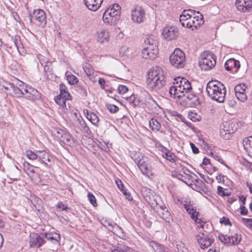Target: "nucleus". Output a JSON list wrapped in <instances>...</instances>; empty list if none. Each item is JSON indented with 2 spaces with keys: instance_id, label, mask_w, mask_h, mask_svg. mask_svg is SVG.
I'll return each instance as SVG.
<instances>
[{
  "instance_id": "nucleus-1",
  "label": "nucleus",
  "mask_w": 252,
  "mask_h": 252,
  "mask_svg": "<svg viewBox=\"0 0 252 252\" xmlns=\"http://www.w3.org/2000/svg\"><path fill=\"white\" fill-rule=\"evenodd\" d=\"M146 83L148 87L152 90L165 89L167 86V81L162 69L159 67L151 69L148 73Z\"/></svg>"
},
{
  "instance_id": "nucleus-2",
  "label": "nucleus",
  "mask_w": 252,
  "mask_h": 252,
  "mask_svg": "<svg viewBox=\"0 0 252 252\" xmlns=\"http://www.w3.org/2000/svg\"><path fill=\"white\" fill-rule=\"evenodd\" d=\"M24 154L29 159L36 161L37 165L40 163L50 168L54 164V156L45 150H27Z\"/></svg>"
},
{
  "instance_id": "nucleus-3",
  "label": "nucleus",
  "mask_w": 252,
  "mask_h": 252,
  "mask_svg": "<svg viewBox=\"0 0 252 252\" xmlns=\"http://www.w3.org/2000/svg\"><path fill=\"white\" fill-rule=\"evenodd\" d=\"M173 84L174 85L170 87L169 90L171 97L180 98L192 90L191 83L185 78L178 77L175 78Z\"/></svg>"
},
{
  "instance_id": "nucleus-4",
  "label": "nucleus",
  "mask_w": 252,
  "mask_h": 252,
  "mask_svg": "<svg viewBox=\"0 0 252 252\" xmlns=\"http://www.w3.org/2000/svg\"><path fill=\"white\" fill-rule=\"evenodd\" d=\"M206 90L212 100L220 103L224 102L226 91L222 83L218 81H209L207 84Z\"/></svg>"
},
{
  "instance_id": "nucleus-5",
  "label": "nucleus",
  "mask_w": 252,
  "mask_h": 252,
  "mask_svg": "<svg viewBox=\"0 0 252 252\" xmlns=\"http://www.w3.org/2000/svg\"><path fill=\"white\" fill-rule=\"evenodd\" d=\"M120 9L121 7L117 3H114L109 6L103 13V22L108 25H115L120 19Z\"/></svg>"
},
{
  "instance_id": "nucleus-6",
  "label": "nucleus",
  "mask_w": 252,
  "mask_h": 252,
  "mask_svg": "<svg viewBox=\"0 0 252 252\" xmlns=\"http://www.w3.org/2000/svg\"><path fill=\"white\" fill-rule=\"evenodd\" d=\"M134 160L143 175L148 177L152 175L151 160L147 157L140 154Z\"/></svg>"
},
{
  "instance_id": "nucleus-7",
  "label": "nucleus",
  "mask_w": 252,
  "mask_h": 252,
  "mask_svg": "<svg viewBox=\"0 0 252 252\" xmlns=\"http://www.w3.org/2000/svg\"><path fill=\"white\" fill-rule=\"evenodd\" d=\"M238 125L235 120L224 121L220 126V135L224 139H229L230 135L238 129Z\"/></svg>"
},
{
  "instance_id": "nucleus-8",
  "label": "nucleus",
  "mask_w": 252,
  "mask_h": 252,
  "mask_svg": "<svg viewBox=\"0 0 252 252\" xmlns=\"http://www.w3.org/2000/svg\"><path fill=\"white\" fill-rule=\"evenodd\" d=\"M169 60L173 66L178 69L182 68L185 64V54L181 50L176 49L170 55Z\"/></svg>"
},
{
  "instance_id": "nucleus-9",
  "label": "nucleus",
  "mask_w": 252,
  "mask_h": 252,
  "mask_svg": "<svg viewBox=\"0 0 252 252\" xmlns=\"http://www.w3.org/2000/svg\"><path fill=\"white\" fill-rule=\"evenodd\" d=\"M216 63L215 58L212 54L204 52L200 56L199 64L202 69L209 70L215 67Z\"/></svg>"
},
{
  "instance_id": "nucleus-10",
  "label": "nucleus",
  "mask_w": 252,
  "mask_h": 252,
  "mask_svg": "<svg viewBox=\"0 0 252 252\" xmlns=\"http://www.w3.org/2000/svg\"><path fill=\"white\" fill-rule=\"evenodd\" d=\"M30 22H34L39 27H45L47 24V18L45 12L40 9L34 10L32 14L29 15Z\"/></svg>"
},
{
  "instance_id": "nucleus-11",
  "label": "nucleus",
  "mask_w": 252,
  "mask_h": 252,
  "mask_svg": "<svg viewBox=\"0 0 252 252\" xmlns=\"http://www.w3.org/2000/svg\"><path fill=\"white\" fill-rule=\"evenodd\" d=\"M196 239L202 249L210 247L214 241V239L212 237L211 234L206 231L203 232H200L196 236Z\"/></svg>"
},
{
  "instance_id": "nucleus-12",
  "label": "nucleus",
  "mask_w": 252,
  "mask_h": 252,
  "mask_svg": "<svg viewBox=\"0 0 252 252\" xmlns=\"http://www.w3.org/2000/svg\"><path fill=\"white\" fill-rule=\"evenodd\" d=\"M24 89V97L26 99L35 100H39L41 96V94L37 90L28 85L23 87Z\"/></svg>"
},
{
  "instance_id": "nucleus-13",
  "label": "nucleus",
  "mask_w": 252,
  "mask_h": 252,
  "mask_svg": "<svg viewBox=\"0 0 252 252\" xmlns=\"http://www.w3.org/2000/svg\"><path fill=\"white\" fill-rule=\"evenodd\" d=\"M218 238L222 243L230 246L237 245L241 240L240 236L236 233L225 235L220 234Z\"/></svg>"
},
{
  "instance_id": "nucleus-14",
  "label": "nucleus",
  "mask_w": 252,
  "mask_h": 252,
  "mask_svg": "<svg viewBox=\"0 0 252 252\" xmlns=\"http://www.w3.org/2000/svg\"><path fill=\"white\" fill-rule=\"evenodd\" d=\"M55 135L61 142L64 144L71 146L74 143V139L72 136L63 129H60L57 130Z\"/></svg>"
},
{
  "instance_id": "nucleus-15",
  "label": "nucleus",
  "mask_w": 252,
  "mask_h": 252,
  "mask_svg": "<svg viewBox=\"0 0 252 252\" xmlns=\"http://www.w3.org/2000/svg\"><path fill=\"white\" fill-rule=\"evenodd\" d=\"M183 207L187 212L190 215L191 218L195 221L196 223H199V227L204 228V223L203 221L201 222V220L198 219L197 216L198 212L196 211V209H194L192 204L185 203L183 204Z\"/></svg>"
},
{
  "instance_id": "nucleus-16",
  "label": "nucleus",
  "mask_w": 252,
  "mask_h": 252,
  "mask_svg": "<svg viewBox=\"0 0 252 252\" xmlns=\"http://www.w3.org/2000/svg\"><path fill=\"white\" fill-rule=\"evenodd\" d=\"M162 34L165 39L170 41L175 39L179 35V30L175 27L167 26L163 29Z\"/></svg>"
},
{
  "instance_id": "nucleus-17",
  "label": "nucleus",
  "mask_w": 252,
  "mask_h": 252,
  "mask_svg": "<svg viewBox=\"0 0 252 252\" xmlns=\"http://www.w3.org/2000/svg\"><path fill=\"white\" fill-rule=\"evenodd\" d=\"M145 16V10L141 6H136L135 9L131 11V19L134 22L138 24L142 23Z\"/></svg>"
},
{
  "instance_id": "nucleus-18",
  "label": "nucleus",
  "mask_w": 252,
  "mask_h": 252,
  "mask_svg": "<svg viewBox=\"0 0 252 252\" xmlns=\"http://www.w3.org/2000/svg\"><path fill=\"white\" fill-rule=\"evenodd\" d=\"M45 244V240L42 234L32 233L30 235V245L31 247L39 248Z\"/></svg>"
},
{
  "instance_id": "nucleus-19",
  "label": "nucleus",
  "mask_w": 252,
  "mask_h": 252,
  "mask_svg": "<svg viewBox=\"0 0 252 252\" xmlns=\"http://www.w3.org/2000/svg\"><path fill=\"white\" fill-rule=\"evenodd\" d=\"M204 23L203 15L199 11L197 12V15L192 18L189 19V21L187 24V27L192 28L193 30L195 28L197 29L198 27L202 25Z\"/></svg>"
},
{
  "instance_id": "nucleus-20",
  "label": "nucleus",
  "mask_w": 252,
  "mask_h": 252,
  "mask_svg": "<svg viewBox=\"0 0 252 252\" xmlns=\"http://www.w3.org/2000/svg\"><path fill=\"white\" fill-rule=\"evenodd\" d=\"M235 5L240 11L251 12L252 10V0H236Z\"/></svg>"
},
{
  "instance_id": "nucleus-21",
  "label": "nucleus",
  "mask_w": 252,
  "mask_h": 252,
  "mask_svg": "<svg viewBox=\"0 0 252 252\" xmlns=\"http://www.w3.org/2000/svg\"><path fill=\"white\" fill-rule=\"evenodd\" d=\"M247 87L244 84L237 85L234 88L235 95L242 102L247 100V95L246 94Z\"/></svg>"
},
{
  "instance_id": "nucleus-22",
  "label": "nucleus",
  "mask_w": 252,
  "mask_h": 252,
  "mask_svg": "<svg viewBox=\"0 0 252 252\" xmlns=\"http://www.w3.org/2000/svg\"><path fill=\"white\" fill-rule=\"evenodd\" d=\"M224 68L227 71H230L233 73H236L240 67V62L231 58L226 61L224 63Z\"/></svg>"
},
{
  "instance_id": "nucleus-23",
  "label": "nucleus",
  "mask_w": 252,
  "mask_h": 252,
  "mask_svg": "<svg viewBox=\"0 0 252 252\" xmlns=\"http://www.w3.org/2000/svg\"><path fill=\"white\" fill-rule=\"evenodd\" d=\"M45 240V244L49 242L57 245L61 239L60 235L57 233H42Z\"/></svg>"
},
{
  "instance_id": "nucleus-24",
  "label": "nucleus",
  "mask_w": 252,
  "mask_h": 252,
  "mask_svg": "<svg viewBox=\"0 0 252 252\" xmlns=\"http://www.w3.org/2000/svg\"><path fill=\"white\" fill-rule=\"evenodd\" d=\"M103 0H84V4L88 9L96 11L101 6Z\"/></svg>"
},
{
  "instance_id": "nucleus-25",
  "label": "nucleus",
  "mask_w": 252,
  "mask_h": 252,
  "mask_svg": "<svg viewBox=\"0 0 252 252\" xmlns=\"http://www.w3.org/2000/svg\"><path fill=\"white\" fill-rule=\"evenodd\" d=\"M158 52L155 49L144 47L142 50V57L145 59L154 60L157 58Z\"/></svg>"
},
{
  "instance_id": "nucleus-26",
  "label": "nucleus",
  "mask_w": 252,
  "mask_h": 252,
  "mask_svg": "<svg viewBox=\"0 0 252 252\" xmlns=\"http://www.w3.org/2000/svg\"><path fill=\"white\" fill-rule=\"evenodd\" d=\"M158 41L156 37L152 35L149 36L145 40V47L155 49V50H157L158 52Z\"/></svg>"
},
{
  "instance_id": "nucleus-27",
  "label": "nucleus",
  "mask_w": 252,
  "mask_h": 252,
  "mask_svg": "<svg viewBox=\"0 0 252 252\" xmlns=\"http://www.w3.org/2000/svg\"><path fill=\"white\" fill-rule=\"evenodd\" d=\"M89 88L84 83H80L75 86V90L79 93L81 97L85 99L88 95V90Z\"/></svg>"
},
{
  "instance_id": "nucleus-28",
  "label": "nucleus",
  "mask_w": 252,
  "mask_h": 252,
  "mask_svg": "<svg viewBox=\"0 0 252 252\" xmlns=\"http://www.w3.org/2000/svg\"><path fill=\"white\" fill-rule=\"evenodd\" d=\"M158 213L160 218L167 222H169L171 220V215L170 212L165 206H160V209L158 210Z\"/></svg>"
},
{
  "instance_id": "nucleus-29",
  "label": "nucleus",
  "mask_w": 252,
  "mask_h": 252,
  "mask_svg": "<svg viewBox=\"0 0 252 252\" xmlns=\"http://www.w3.org/2000/svg\"><path fill=\"white\" fill-rule=\"evenodd\" d=\"M37 168V165H32L29 162L25 161L23 163V168L24 171L29 176H33L35 173L34 168Z\"/></svg>"
},
{
  "instance_id": "nucleus-30",
  "label": "nucleus",
  "mask_w": 252,
  "mask_h": 252,
  "mask_svg": "<svg viewBox=\"0 0 252 252\" xmlns=\"http://www.w3.org/2000/svg\"><path fill=\"white\" fill-rule=\"evenodd\" d=\"M116 184L118 188L122 192L124 195L126 196V197L127 200L131 201L133 199L130 193L127 191V189L126 188L120 180L117 179L116 180Z\"/></svg>"
},
{
  "instance_id": "nucleus-31",
  "label": "nucleus",
  "mask_w": 252,
  "mask_h": 252,
  "mask_svg": "<svg viewBox=\"0 0 252 252\" xmlns=\"http://www.w3.org/2000/svg\"><path fill=\"white\" fill-rule=\"evenodd\" d=\"M149 245L151 247L155 252H169L166 251V248L160 244L155 241H151L149 243Z\"/></svg>"
},
{
  "instance_id": "nucleus-32",
  "label": "nucleus",
  "mask_w": 252,
  "mask_h": 252,
  "mask_svg": "<svg viewBox=\"0 0 252 252\" xmlns=\"http://www.w3.org/2000/svg\"><path fill=\"white\" fill-rule=\"evenodd\" d=\"M109 32L106 30H102L97 32V40L100 43L108 42L109 40Z\"/></svg>"
},
{
  "instance_id": "nucleus-33",
  "label": "nucleus",
  "mask_w": 252,
  "mask_h": 252,
  "mask_svg": "<svg viewBox=\"0 0 252 252\" xmlns=\"http://www.w3.org/2000/svg\"><path fill=\"white\" fill-rule=\"evenodd\" d=\"M60 93L59 95L60 96L64 97L65 99H67V100H71L72 99L71 95L68 92L67 87L64 84L61 83L60 85Z\"/></svg>"
},
{
  "instance_id": "nucleus-34",
  "label": "nucleus",
  "mask_w": 252,
  "mask_h": 252,
  "mask_svg": "<svg viewBox=\"0 0 252 252\" xmlns=\"http://www.w3.org/2000/svg\"><path fill=\"white\" fill-rule=\"evenodd\" d=\"M252 138V136H250L248 137L245 138L243 141V144L244 148V149L247 153L248 156H249L250 158L252 157L251 156V140L250 139Z\"/></svg>"
},
{
  "instance_id": "nucleus-35",
  "label": "nucleus",
  "mask_w": 252,
  "mask_h": 252,
  "mask_svg": "<svg viewBox=\"0 0 252 252\" xmlns=\"http://www.w3.org/2000/svg\"><path fill=\"white\" fill-rule=\"evenodd\" d=\"M110 231L120 238L125 237V235L123 230L117 224L114 223Z\"/></svg>"
},
{
  "instance_id": "nucleus-36",
  "label": "nucleus",
  "mask_w": 252,
  "mask_h": 252,
  "mask_svg": "<svg viewBox=\"0 0 252 252\" xmlns=\"http://www.w3.org/2000/svg\"><path fill=\"white\" fill-rule=\"evenodd\" d=\"M150 128L154 131L157 132L161 128V125L156 119L152 118L149 121Z\"/></svg>"
},
{
  "instance_id": "nucleus-37",
  "label": "nucleus",
  "mask_w": 252,
  "mask_h": 252,
  "mask_svg": "<svg viewBox=\"0 0 252 252\" xmlns=\"http://www.w3.org/2000/svg\"><path fill=\"white\" fill-rule=\"evenodd\" d=\"M188 99L191 101L192 103L194 105L199 104L198 97L194 94L190 93V92L186 93L185 96Z\"/></svg>"
},
{
  "instance_id": "nucleus-38",
  "label": "nucleus",
  "mask_w": 252,
  "mask_h": 252,
  "mask_svg": "<svg viewBox=\"0 0 252 252\" xmlns=\"http://www.w3.org/2000/svg\"><path fill=\"white\" fill-rule=\"evenodd\" d=\"M12 39L14 43V44L17 48L19 52H20V49L23 48V45L21 41V38L19 36L16 35H15L13 37H12Z\"/></svg>"
},
{
  "instance_id": "nucleus-39",
  "label": "nucleus",
  "mask_w": 252,
  "mask_h": 252,
  "mask_svg": "<svg viewBox=\"0 0 252 252\" xmlns=\"http://www.w3.org/2000/svg\"><path fill=\"white\" fill-rule=\"evenodd\" d=\"M88 118H87L94 125L98 126V124L99 121V118L97 114L93 112L89 115Z\"/></svg>"
},
{
  "instance_id": "nucleus-40",
  "label": "nucleus",
  "mask_w": 252,
  "mask_h": 252,
  "mask_svg": "<svg viewBox=\"0 0 252 252\" xmlns=\"http://www.w3.org/2000/svg\"><path fill=\"white\" fill-rule=\"evenodd\" d=\"M13 92L14 95L17 97H24V89L23 87L19 88L17 87L12 86V87Z\"/></svg>"
},
{
  "instance_id": "nucleus-41",
  "label": "nucleus",
  "mask_w": 252,
  "mask_h": 252,
  "mask_svg": "<svg viewBox=\"0 0 252 252\" xmlns=\"http://www.w3.org/2000/svg\"><path fill=\"white\" fill-rule=\"evenodd\" d=\"M127 100L130 104H133L134 107L139 106L140 105L139 99H137L135 95H131L127 98Z\"/></svg>"
},
{
  "instance_id": "nucleus-42",
  "label": "nucleus",
  "mask_w": 252,
  "mask_h": 252,
  "mask_svg": "<svg viewBox=\"0 0 252 252\" xmlns=\"http://www.w3.org/2000/svg\"><path fill=\"white\" fill-rule=\"evenodd\" d=\"M51 64V63H49L48 64H45L44 66V75L47 79H49V75L52 74V68Z\"/></svg>"
},
{
  "instance_id": "nucleus-43",
  "label": "nucleus",
  "mask_w": 252,
  "mask_h": 252,
  "mask_svg": "<svg viewBox=\"0 0 252 252\" xmlns=\"http://www.w3.org/2000/svg\"><path fill=\"white\" fill-rule=\"evenodd\" d=\"M66 100L67 99H65L64 97L60 96L59 94L55 98V101L56 102L62 107L66 106Z\"/></svg>"
},
{
  "instance_id": "nucleus-44",
  "label": "nucleus",
  "mask_w": 252,
  "mask_h": 252,
  "mask_svg": "<svg viewBox=\"0 0 252 252\" xmlns=\"http://www.w3.org/2000/svg\"><path fill=\"white\" fill-rule=\"evenodd\" d=\"M66 78L68 83L70 85H74L78 82L79 81L78 78L72 74L67 75Z\"/></svg>"
},
{
  "instance_id": "nucleus-45",
  "label": "nucleus",
  "mask_w": 252,
  "mask_h": 252,
  "mask_svg": "<svg viewBox=\"0 0 252 252\" xmlns=\"http://www.w3.org/2000/svg\"><path fill=\"white\" fill-rule=\"evenodd\" d=\"M113 222L109 220H102L101 224L107 228L109 231H110L113 225Z\"/></svg>"
},
{
  "instance_id": "nucleus-46",
  "label": "nucleus",
  "mask_w": 252,
  "mask_h": 252,
  "mask_svg": "<svg viewBox=\"0 0 252 252\" xmlns=\"http://www.w3.org/2000/svg\"><path fill=\"white\" fill-rule=\"evenodd\" d=\"M88 199L91 203V204L94 207H96L97 205L96 200L95 196L93 195V193L89 192L88 193Z\"/></svg>"
},
{
  "instance_id": "nucleus-47",
  "label": "nucleus",
  "mask_w": 252,
  "mask_h": 252,
  "mask_svg": "<svg viewBox=\"0 0 252 252\" xmlns=\"http://www.w3.org/2000/svg\"><path fill=\"white\" fill-rule=\"evenodd\" d=\"M163 157L170 161H175V158H176L175 156L169 151L165 152L163 155Z\"/></svg>"
},
{
  "instance_id": "nucleus-48",
  "label": "nucleus",
  "mask_w": 252,
  "mask_h": 252,
  "mask_svg": "<svg viewBox=\"0 0 252 252\" xmlns=\"http://www.w3.org/2000/svg\"><path fill=\"white\" fill-rule=\"evenodd\" d=\"M84 70L88 77L92 76L93 74V69L90 64H88L83 67Z\"/></svg>"
},
{
  "instance_id": "nucleus-49",
  "label": "nucleus",
  "mask_w": 252,
  "mask_h": 252,
  "mask_svg": "<svg viewBox=\"0 0 252 252\" xmlns=\"http://www.w3.org/2000/svg\"><path fill=\"white\" fill-rule=\"evenodd\" d=\"M106 107L107 109L111 113H115L119 110V107L117 106L114 104H107Z\"/></svg>"
},
{
  "instance_id": "nucleus-50",
  "label": "nucleus",
  "mask_w": 252,
  "mask_h": 252,
  "mask_svg": "<svg viewBox=\"0 0 252 252\" xmlns=\"http://www.w3.org/2000/svg\"><path fill=\"white\" fill-rule=\"evenodd\" d=\"M146 102L152 105L153 106H158L157 101L155 100V99L150 94H149L146 97Z\"/></svg>"
},
{
  "instance_id": "nucleus-51",
  "label": "nucleus",
  "mask_w": 252,
  "mask_h": 252,
  "mask_svg": "<svg viewBox=\"0 0 252 252\" xmlns=\"http://www.w3.org/2000/svg\"><path fill=\"white\" fill-rule=\"evenodd\" d=\"M130 251L131 249L128 247H118L116 249L112 250L110 252H129Z\"/></svg>"
},
{
  "instance_id": "nucleus-52",
  "label": "nucleus",
  "mask_w": 252,
  "mask_h": 252,
  "mask_svg": "<svg viewBox=\"0 0 252 252\" xmlns=\"http://www.w3.org/2000/svg\"><path fill=\"white\" fill-rule=\"evenodd\" d=\"M242 222L248 227L252 229V219L242 218Z\"/></svg>"
},
{
  "instance_id": "nucleus-53",
  "label": "nucleus",
  "mask_w": 252,
  "mask_h": 252,
  "mask_svg": "<svg viewBox=\"0 0 252 252\" xmlns=\"http://www.w3.org/2000/svg\"><path fill=\"white\" fill-rule=\"evenodd\" d=\"M189 21V19H187L183 13L180 16V22L183 27H187V23Z\"/></svg>"
},
{
  "instance_id": "nucleus-54",
  "label": "nucleus",
  "mask_w": 252,
  "mask_h": 252,
  "mask_svg": "<svg viewBox=\"0 0 252 252\" xmlns=\"http://www.w3.org/2000/svg\"><path fill=\"white\" fill-rule=\"evenodd\" d=\"M57 208L60 211H66L68 207L67 205L64 204L63 202H59L57 205Z\"/></svg>"
},
{
  "instance_id": "nucleus-55",
  "label": "nucleus",
  "mask_w": 252,
  "mask_h": 252,
  "mask_svg": "<svg viewBox=\"0 0 252 252\" xmlns=\"http://www.w3.org/2000/svg\"><path fill=\"white\" fill-rule=\"evenodd\" d=\"M211 156L216 160L218 161L221 164L224 165L227 167H228L226 164L223 161V160L219 157L218 155L214 154L213 153H211Z\"/></svg>"
},
{
  "instance_id": "nucleus-56",
  "label": "nucleus",
  "mask_w": 252,
  "mask_h": 252,
  "mask_svg": "<svg viewBox=\"0 0 252 252\" xmlns=\"http://www.w3.org/2000/svg\"><path fill=\"white\" fill-rule=\"evenodd\" d=\"M220 223H223L225 225H231V223L228 218L222 217L220 219Z\"/></svg>"
},
{
  "instance_id": "nucleus-57",
  "label": "nucleus",
  "mask_w": 252,
  "mask_h": 252,
  "mask_svg": "<svg viewBox=\"0 0 252 252\" xmlns=\"http://www.w3.org/2000/svg\"><path fill=\"white\" fill-rule=\"evenodd\" d=\"M194 10H184L182 13L185 15V16L188 19H190L192 18V15L191 14H189V12H190L191 13H195Z\"/></svg>"
},
{
  "instance_id": "nucleus-58",
  "label": "nucleus",
  "mask_w": 252,
  "mask_h": 252,
  "mask_svg": "<svg viewBox=\"0 0 252 252\" xmlns=\"http://www.w3.org/2000/svg\"><path fill=\"white\" fill-rule=\"evenodd\" d=\"M128 91V88L124 85H119L118 87V91L120 94H125Z\"/></svg>"
},
{
  "instance_id": "nucleus-59",
  "label": "nucleus",
  "mask_w": 252,
  "mask_h": 252,
  "mask_svg": "<svg viewBox=\"0 0 252 252\" xmlns=\"http://www.w3.org/2000/svg\"><path fill=\"white\" fill-rule=\"evenodd\" d=\"M98 84L100 85L101 88L102 89L104 90L106 87H107V85H105V80L102 78H100L98 81Z\"/></svg>"
},
{
  "instance_id": "nucleus-60",
  "label": "nucleus",
  "mask_w": 252,
  "mask_h": 252,
  "mask_svg": "<svg viewBox=\"0 0 252 252\" xmlns=\"http://www.w3.org/2000/svg\"><path fill=\"white\" fill-rule=\"evenodd\" d=\"M217 192H218V194H219L220 195H221L222 196H224L227 195L224 193V189L220 186L218 187Z\"/></svg>"
},
{
  "instance_id": "nucleus-61",
  "label": "nucleus",
  "mask_w": 252,
  "mask_h": 252,
  "mask_svg": "<svg viewBox=\"0 0 252 252\" xmlns=\"http://www.w3.org/2000/svg\"><path fill=\"white\" fill-rule=\"evenodd\" d=\"M224 178H227V177L223 175V174H219L218 175V176H217L216 177V179L218 180V182L219 183H221V182L224 183Z\"/></svg>"
},
{
  "instance_id": "nucleus-62",
  "label": "nucleus",
  "mask_w": 252,
  "mask_h": 252,
  "mask_svg": "<svg viewBox=\"0 0 252 252\" xmlns=\"http://www.w3.org/2000/svg\"><path fill=\"white\" fill-rule=\"evenodd\" d=\"M190 145L194 154H198L199 152L198 148L193 143L190 142Z\"/></svg>"
},
{
  "instance_id": "nucleus-63",
  "label": "nucleus",
  "mask_w": 252,
  "mask_h": 252,
  "mask_svg": "<svg viewBox=\"0 0 252 252\" xmlns=\"http://www.w3.org/2000/svg\"><path fill=\"white\" fill-rule=\"evenodd\" d=\"M174 176L179 180H181L183 181L184 182H186V181L184 180L185 179V177L181 174L180 173H176V175L175 174Z\"/></svg>"
},
{
  "instance_id": "nucleus-64",
  "label": "nucleus",
  "mask_w": 252,
  "mask_h": 252,
  "mask_svg": "<svg viewBox=\"0 0 252 252\" xmlns=\"http://www.w3.org/2000/svg\"><path fill=\"white\" fill-rule=\"evenodd\" d=\"M240 209H241L240 213L241 215H245L247 214L248 210L245 207H244L243 206H241Z\"/></svg>"
}]
</instances>
